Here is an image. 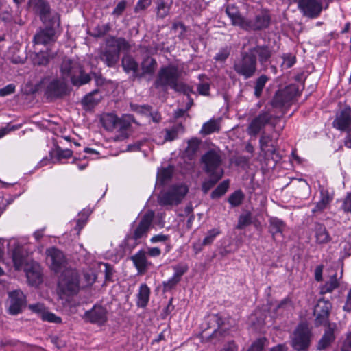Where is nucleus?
Here are the masks:
<instances>
[{
  "mask_svg": "<svg viewBox=\"0 0 351 351\" xmlns=\"http://www.w3.org/2000/svg\"><path fill=\"white\" fill-rule=\"evenodd\" d=\"M257 56L261 64L267 62L271 56V51L268 46L256 45L247 51L241 53V58L237 59L233 64L234 71L244 79L253 77L256 71Z\"/></svg>",
  "mask_w": 351,
  "mask_h": 351,
  "instance_id": "obj_1",
  "label": "nucleus"
},
{
  "mask_svg": "<svg viewBox=\"0 0 351 351\" xmlns=\"http://www.w3.org/2000/svg\"><path fill=\"white\" fill-rule=\"evenodd\" d=\"M179 71L176 66L172 65L163 66L158 71L154 85L156 88H162L163 90H167L171 88L176 92L189 95L191 92V88L179 82Z\"/></svg>",
  "mask_w": 351,
  "mask_h": 351,
  "instance_id": "obj_2",
  "label": "nucleus"
},
{
  "mask_svg": "<svg viewBox=\"0 0 351 351\" xmlns=\"http://www.w3.org/2000/svg\"><path fill=\"white\" fill-rule=\"evenodd\" d=\"M226 12L233 25L239 26L245 30H260L267 27L270 22L269 14L263 12L257 14L253 19L243 17L234 5H228Z\"/></svg>",
  "mask_w": 351,
  "mask_h": 351,
  "instance_id": "obj_3",
  "label": "nucleus"
},
{
  "mask_svg": "<svg viewBox=\"0 0 351 351\" xmlns=\"http://www.w3.org/2000/svg\"><path fill=\"white\" fill-rule=\"evenodd\" d=\"M154 213L148 210L140 218L137 225L134 227L132 232L126 236L122 243L124 252L130 253L138 245L141 240L147 237L148 232L152 226Z\"/></svg>",
  "mask_w": 351,
  "mask_h": 351,
  "instance_id": "obj_4",
  "label": "nucleus"
},
{
  "mask_svg": "<svg viewBox=\"0 0 351 351\" xmlns=\"http://www.w3.org/2000/svg\"><path fill=\"white\" fill-rule=\"evenodd\" d=\"M61 78L67 82L70 80L75 86H81L90 82L92 77L86 73L80 63L68 57L63 58L60 66Z\"/></svg>",
  "mask_w": 351,
  "mask_h": 351,
  "instance_id": "obj_5",
  "label": "nucleus"
},
{
  "mask_svg": "<svg viewBox=\"0 0 351 351\" xmlns=\"http://www.w3.org/2000/svg\"><path fill=\"white\" fill-rule=\"evenodd\" d=\"M80 289V280L77 272L73 269L64 271L59 279L58 291L64 295H73Z\"/></svg>",
  "mask_w": 351,
  "mask_h": 351,
  "instance_id": "obj_6",
  "label": "nucleus"
},
{
  "mask_svg": "<svg viewBox=\"0 0 351 351\" xmlns=\"http://www.w3.org/2000/svg\"><path fill=\"white\" fill-rule=\"evenodd\" d=\"M188 192L189 189L185 184L172 185L160 194L158 203L161 206H177L182 202Z\"/></svg>",
  "mask_w": 351,
  "mask_h": 351,
  "instance_id": "obj_7",
  "label": "nucleus"
},
{
  "mask_svg": "<svg viewBox=\"0 0 351 351\" xmlns=\"http://www.w3.org/2000/svg\"><path fill=\"white\" fill-rule=\"evenodd\" d=\"M201 161L208 175L223 176L224 171L221 167L222 156L219 150H208L202 156Z\"/></svg>",
  "mask_w": 351,
  "mask_h": 351,
  "instance_id": "obj_8",
  "label": "nucleus"
},
{
  "mask_svg": "<svg viewBox=\"0 0 351 351\" xmlns=\"http://www.w3.org/2000/svg\"><path fill=\"white\" fill-rule=\"evenodd\" d=\"M311 330L306 324H298L293 334L292 347L297 351H303L308 349L311 343Z\"/></svg>",
  "mask_w": 351,
  "mask_h": 351,
  "instance_id": "obj_9",
  "label": "nucleus"
},
{
  "mask_svg": "<svg viewBox=\"0 0 351 351\" xmlns=\"http://www.w3.org/2000/svg\"><path fill=\"white\" fill-rule=\"evenodd\" d=\"M298 94V86L290 84L276 93L271 101V105L274 108H282L289 104Z\"/></svg>",
  "mask_w": 351,
  "mask_h": 351,
  "instance_id": "obj_10",
  "label": "nucleus"
},
{
  "mask_svg": "<svg viewBox=\"0 0 351 351\" xmlns=\"http://www.w3.org/2000/svg\"><path fill=\"white\" fill-rule=\"evenodd\" d=\"M274 116L268 110H262L249 124L247 132L250 136H256L267 125L272 124Z\"/></svg>",
  "mask_w": 351,
  "mask_h": 351,
  "instance_id": "obj_11",
  "label": "nucleus"
},
{
  "mask_svg": "<svg viewBox=\"0 0 351 351\" xmlns=\"http://www.w3.org/2000/svg\"><path fill=\"white\" fill-rule=\"evenodd\" d=\"M332 308V304L324 298L319 299L314 308L315 324L316 326H328Z\"/></svg>",
  "mask_w": 351,
  "mask_h": 351,
  "instance_id": "obj_12",
  "label": "nucleus"
},
{
  "mask_svg": "<svg viewBox=\"0 0 351 351\" xmlns=\"http://www.w3.org/2000/svg\"><path fill=\"white\" fill-rule=\"evenodd\" d=\"M9 313L11 315H17L22 312L26 306V296L20 289L14 290L8 293Z\"/></svg>",
  "mask_w": 351,
  "mask_h": 351,
  "instance_id": "obj_13",
  "label": "nucleus"
},
{
  "mask_svg": "<svg viewBox=\"0 0 351 351\" xmlns=\"http://www.w3.org/2000/svg\"><path fill=\"white\" fill-rule=\"evenodd\" d=\"M298 8L304 16L313 19L320 14L322 3L320 0H300Z\"/></svg>",
  "mask_w": 351,
  "mask_h": 351,
  "instance_id": "obj_14",
  "label": "nucleus"
},
{
  "mask_svg": "<svg viewBox=\"0 0 351 351\" xmlns=\"http://www.w3.org/2000/svg\"><path fill=\"white\" fill-rule=\"evenodd\" d=\"M260 147L265 156L271 157L272 160L278 162L281 157L276 152V142L269 134H262L259 139Z\"/></svg>",
  "mask_w": 351,
  "mask_h": 351,
  "instance_id": "obj_15",
  "label": "nucleus"
},
{
  "mask_svg": "<svg viewBox=\"0 0 351 351\" xmlns=\"http://www.w3.org/2000/svg\"><path fill=\"white\" fill-rule=\"evenodd\" d=\"M84 319L92 324L102 326L108 320V311L101 306L95 305L85 313Z\"/></svg>",
  "mask_w": 351,
  "mask_h": 351,
  "instance_id": "obj_16",
  "label": "nucleus"
},
{
  "mask_svg": "<svg viewBox=\"0 0 351 351\" xmlns=\"http://www.w3.org/2000/svg\"><path fill=\"white\" fill-rule=\"evenodd\" d=\"M29 7L39 15L43 23H47L51 19L50 6L46 0H29Z\"/></svg>",
  "mask_w": 351,
  "mask_h": 351,
  "instance_id": "obj_17",
  "label": "nucleus"
},
{
  "mask_svg": "<svg viewBox=\"0 0 351 351\" xmlns=\"http://www.w3.org/2000/svg\"><path fill=\"white\" fill-rule=\"evenodd\" d=\"M66 91V82L62 78H54L47 85L45 93L48 97L58 98L65 95Z\"/></svg>",
  "mask_w": 351,
  "mask_h": 351,
  "instance_id": "obj_18",
  "label": "nucleus"
},
{
  "mask_svg": "<svg viewBox=\"0 0 351 351\" xmlns=\"http://www.w3.org/2000/svg\"><path fill=\"white\" fill-rule=\"evenodd\" d=\"M57 39V36L54 28L52 27H46L36 32L34 36V43L35 45H49L54 43Z\"/></svg>",
  "mask_w": 351,
  "mask_h": 351,
  "instance_id": "obj_19",
  "label": "nucleus"
},
{
  "mask_svg": "<svg viewBox=\"0 0 351 351\" xmlns=\"http://www.w3.org/2000/svg\"><path fill=\"white\" fill-rule=\"evenodd\" d=\"M326 326V328L317 346V348L319 350H323L328 348L335 340V331L337 329L336 323L328 324Z\"/></svg>",
  "mask_w": 351,
  "mask_h": 351,
  "instance_id": "obj_20",
  "label": "nucleus"
},
{
  "mask_svg": "<svg viewBox=\"0 0 351 351\" xmlns=\"http://www.w3.org/2000/svg\"><path fill=\"white\" fill-rule=\"evenodd\" d=\"M313 232L315 239V243L318 245L328 243L331 240L328 231L326 226L319 222H315L313 225Z\"/></svg>",
  "mask_w": 351,
  "mask_h": 351,
  "instance_id": "obj_21",
  "label": "nucleus"
},
{
  "mask_svg": "<svg viewBox=\"0 0 351 351\" xmlns=\"http://www.w3.org/2000/svg\"><path fill=\"white\" fill-rule=\"evenodd\" d=\"M47 254L50 259L52 269L58 272L64 263L63 253L55 247H51L47 250Z\"/></svg>",
  "mask_w": 351,
  "mask_h": 351,
  "instance_id": "obj_22",
  "label": "nucleus"
},
{
  "mask_svg": "<svg viewBox=\"0 0 351 351\" xmlns=\"http://www.w3.org/2000/svg\"><path fill=\"white\" fill-rule=\"evenodd\" d=\"M351 125L350 110L345 109L341 110L333 121V126L342 131L349 130Z\"/></svg>",
  "mask_w": 351,
  "mask_h": 351,
  "instance_id": "obj_23",
  "label": "nucleus"
},
{
  "mask_svg": "<svg viewBox=\"0 0 351 351\" xmlns=\"http://www.w3.org/2000/svg\"><path fill=\"white\" fill-rule=\"evenodd\" d=\"M119 58V50L111 47L106 48L100 54L101 60L109 67L114 66L118 62Z\"/></svg>",
  "mask_w": 351,
  "mask_h": 351,
  "instance_id": "obj_24",
  "label": "nucleus"
},
{
  "mask_svg": "<svg viewBox=\"0 0 351 351\" xmlns=\"http://www.w3.org/2000/svg\"><path fill=\"white\" fill-rule=\"evenodd\" d=\"M54 56V53L46 51L34 53L32 55L31 58L34 65L46 66Z\"/></svg>",
  "mask_w": 351,
  "mask_h": 351,
  "instance_id": "obj_25",
  "label": "nucleus"
},
{
  "mask_svg": "<svg viewBox=\"0 0 351 351\" xmlns=\"http://www.w3.org/2000/svg\"><path fill=\"white\" fill-rule=\"evenodd\" d=\"M25 271L28 282L30 285L36 286L42 282L41 273L38 265H34L29 268H25Z\"/></svg>",
  "mask_w": 351,
  "mask_h": 351,
  "instance_id": "obj_26",
  "label": "nucleus"
},
{
  "mask_svg": "<svg viewBox=\"0 0 351 351\" xmlns=\"http://www.w3.org/2000/svg\"><path fill=\"white\" fill-rule=\"evenodd\" d=\"M122 66L126 73L132 72L134 77H139L138 73V64L131 56L125 55L123 57Z\"/></svg>",
  "mask_w": 351,
  "mask_h": 351,
  "instance_id": "obj_27",
  "label": "nucleus"
},
{
  "mask_svg": "<svg viewBox=\"0 0 351 351\" xmlns=\"http://www.w3.org/2000/svg\"><path fill=\"white\" fill-rule=\"evenodd\" d=\"M131 259L139 273H143L146 270L147 261L145 251H138L135 255L131 257Z\"/></svg>",
  "mask_w": 351,
  "mask_h": 351,
  "instance_id": "obj_28",
  "label": "nucleus"
},
{
  "mask_svg": "<svg viewBox=\"0 0 351 351\" xmlns=\"http://www.w3.org/2000/svg\"><path fill=\"white\" fill-rule=\"evenodd\" d=\"M269 231L274 238L278 234H282L285 228L284 221L278 217H271L269 219Z\"/></svg>",
  "mask_w": 351,
  "mask_h": 351,
  "instance_id": "obj_29",
  "label": "nucleus"
},
{
  "mask_svg": "<svg viewBox=\"0 0 351 351\" xmlns=\"http://www.w3.org/2000/svg\"><path fill=\"white\" fill-rule=\"evenodd\" d=\"M150 295V289L146 284H142L138 290L137 306L144 308L147 305Z\"/></svg>",
  "mask_w": 351,
  "mask_h": 351,
  "instance_id": "obj_30",
  "label": "nucleus"
},
{
  "mask_svg": "<svg viewBox=\"0 0 351 351\" xmlns=\"http://www.w3.org/2000/svg\"><path fill=\"white\" fill-rule=\"evenodd\" d=\"M12 261L16 270H21L26 263V256L20 247L15 248L12 252Z\"/></svg>",
  "mask_w": 351,
  "mask_h": 351,
  "instance_id": "obj_31",
  "label": "nucleus"
},
{
  "mask_svg": "<svg viewBox=\"0 0 351 351\" xmlns=\"http://www.w3.org/2000/svg\"><path fill=\"white\" fill-rule=\"evenodd\" d=\"M101 96L99 95L98 89H95L84 97L82 104L87 108H93L101 100Z\"/></svg>",
  "mask_w": 351,
  "mask_h": 351,
  "instance_id": "obj_32",
  "label": "nucleus"
},
{
  "mask_svg": "<svg viewBox=\"0 0 351 351\" xmlns=\"http://www.w3.org/2000/svg\"><path fill=\"white\" fill-rule=\"evenodd\" d=\"M157 66L156 61L150 57H147L143 59L141 63V67L143 72L139 74V77H142L144 75H152Z\"/></svg>",
  "mask_w": 351,
  "mask_h": 351,
  "instance_id": "obj_33",
  "label": "nucleus"
},
{
  "mask_svg": "<svg viewBox=\"0 0 351 351\" xmlns=\"http://www.w3.org/2000/svg\"><path fill=\"white\" fill-rule=\"evenodd\" d=\"M220 130L219 119H210L203 124L200 133L203 135H208Z\"/></svg>",
  "mask_w": 351,
  "mask_h": 351,
  "instance_id": "obj_34",
  "label": "nucleus"
},
{
  "mask_svg": "<svg viewBox=\"0 0 351 351\" xmlns=\"http://www.w3.org/2000/svg\"><path fill=\"white\" fill-rule=\"evenodd\" d=\"M134 121V117L131 114H123L121 117H118L117 130L123 133L128 130L132 123Z\"/></svg>",
  "mask_w": 351,
  "mask_h": 351,
  "instance_id": "obj_35",
  "label": "nucleus"
},
{
  "mask_svg": "<svg viewBox=\"0 0 351 351\" xmlns=\"http://www.w3.org/2000/svg\"><path fill=\"white\" fill-rule=\"evenodd\" d=\"M184 132V127L182 124H177L173 125L170 129L165 130V135L164 136L165 141H172L178 138V134Z\"/></svg>",
  "mask_w": 351,
  "mask_h": 351,
  "instance_id": "obj_36",
  "label": "nucleus"
},
{
  "mask_svg": "<svg viewBox=\"0 0 351 351\" xmlns=\"http://www.w3.org/2000/svg\"><path fill=\"white\" fill-rule=\"evenodd\" d=\"M117 121L118 117L114 114H108L102 119L104 127L109 131L117 129Z\"/></svg>",
  "mask_w": 351,
  "mask_h": 351,
  "instance_id": "obj_37",
  "label": "nucleus"
},
{
  "mask_svg": "<svg viewBox=\"0 0 351 351\" xmlns=\"http://www.w3.org/2000/svg\"><path fill=\"white\" fill-rule=\"evenodd\" d=\"M339 285L337 274L330 276L328 281L322 287L321 293L325 294L331 293L334 289H337Z\"/></svg>",
  "mask_w": 351,
  "mask_h": 351,
  "instance_id": "obj_38",
  "label": "nucleus"
},
{
  "mask_svg": "<svg viewBox=\"0 0 351 351\" xmlns=\"http://www.w3.org/2000/svg\"><path fill=\"white\" fill-rule=\"evenodd\" d=\"M200 141L197 138H192L188 141L187 147L185 149L186 154L192 158L196 154L199 148Z\"/></svg>",
  "mask_w": 351,
  "mask_h": 351,
  "instance_id": "obj_39",
  "label": "nucleus"
},
{
  "mask_svg": "<svg viewBox=\"0 0 351 351\" xmlns=\"http://www.w3.org/2000/svg\"><path fill=\"white\" fill-rule=\"evenodd\" d=\"M268 80L269 77L265 75H262L256 79L254 86V95L257 98L261 96L263 90Z\"/></svg>",
  "mask_w": 351,
  "mask_h": 351,
  "instance_id": "obj_40",
  "label": "nucleus"
},
{
  "mask_svg": "<svg viewBox=\"0 0 351 351\" xmlns=\"http://www.w3.org/2000/svg\"><path fill=\"white\" fill-rule=\"evenodd\" d=\"M173 173V169L171 167L163 168L158 172L157 182L161 184L167 182L171 178Z\"/></svg>",
  "mask_w": 351,
  "mask_h": 351,
  "instance_id": "obj_41",
  "label": "nucleus"
},
{
  "mask_svg": "<svg viewBox=\"0 0 351 351\" xmlns=\"http://www.w3.org/2000/svg\"><path fill=\"white\" fill-rule=\"evenodd\" d=\"M210 178L205 180L202 184V191L204 193H207L208 191L212 189L217 182L223 177V176L217 175H208Z\"/></svg>",
  "mask_w": 351,
  "mask_h": 351,
  "instance_id": "obj_42",
  "label": "nucleus"
},
{
  "mask_svg": "<svg viewBox=\"0 0 351 351\" xmlns=\"http://www.w3.org/2000/svg\"><path fill=\"white\" fill-rule=\"evenodd\" d=\"M229 186V182L228 180L223 181L219 184L217 187L212 192L211 198L217 199L223 195L227 191Z\"/></svg>",
  "mask_w": 351,
  "mask_h": 351,
  "instance_id": "obj_43",
  "label": "nucleus"
},
{
  "mask_svg": "<svg viewBox=\"0 0 351 351\" xmlns=\"http://www.w3.org/2000/svg\"><path fill=\"white\" fill-rule=\"evenodd\" d=\"M244 195L241 190L236 191L228 198V202L232 206H239L243 202Z\"/></svg>",
  "mask_w": 351,
  "mask_h": 351,
  "instance_id": "obj_44",
  "label": "nucleus"
},
{
  "mask_svg": "<svg viewBox=\"0 0 351 351\" xmlns=\"http://www.w3.org/2000/svg\"><path fill=\"white\" fill-rule=\"evenodd\" d=\"M252 223V215L250 213L242 214L239 216L237 229L242 230Z\"/></svg>",
  "mask_w": 351,
  "mask_h": 351,
  "instance_id": "obj_45",
  "label": "nucleus"
},
{
  "mask_svg": "<svg viewBox=\"0 0 351 351\" xmlns=\"http://www.w3.org/2000/svg\"><path fill=\"white\" fill-rule=\"evenodd\" d=\"M230 54V48L225 47L221 48L214 57V60L218 62H224Z\"/></svg>",
  "mask_w": 351,
  "mask_h": 351,
  "instance_id": "obj_46",
  "label": "nucleus"
},
{
  "mask_svg": "<svg viewBox=\"0 0 351 351\" xmlns=\"http://www.w3.org/2000/svg\"><path fill=\"white\" fill-rule=\"evenodd\" d=\"M53 152L58 160L69 158L73 155V152L70 149H63L59 145L56 147Z\"/></svg>",
  "mask_w": 351,
  "mask_h": 351,
  "instance_id": "obj_47",
  "label": "nucleus"
},
{
  "mask_svg": "<svg viewBox=\"0 0 351 351\" xmlns=\"http://www.w3.org/2000/svg\"><path fill=\"white\" fill-rule=\"evenodd\" d=\"M220 230L217 228H214L209 230L207 233V235L202 241V245H208L211 244L215 239L216 237L220 234Z\"/></svg>",
  "mask_w": 351,
  "mask_h": 351,
  "instance_id": "obj_48",
  "label": "nucleus"
},
{
  "mask_svg": "<svg viewBox=\"0 0 351 351\" xmlns=\"http://www.w3.org/2000/svg\"><path fill=\"white\" fill-rule=\"evenodd\" d=\"M283 62L281 64V66L283 69H289L293 66L295 63L296 58L295 56H293L289 53L284 54L282 56Z\"/></svg>",
  "mask_w": 351,
  "mask_h": 351,
  "instance_id": "obj_49",
  "label": "nucleus"
},
{
  "mask_svg": "<svg viewBox=\"0 0 351 351\" xmlns=\"http://www.w3.org/2000/svg\"><path fill=\"white\" fill-rule=\"evenodd\" d=\"M174 270L173 276L181 280V277L188 271V266L186 264H178L172 267Z\"/></svg>",
  "mask_w": 351,
  "mask_h": 351,
  "instance_id": "obj_50",
  "label": "nucleus"
},
{
  "mask_svg": "<svg viewBox=\"0 0 351 351\" xmlns=\"http://www.w3.org/2000/svg\"><path fill=\"white\" fill-rule=\"evenodd\" d=\"M180 280L176 278L175 276H172L169 279H168L166 281L162 282L163 285V291H169L173 289L176 285L180 282Z\"/></svg>",
  "mask_w": 351,
  "mask_h": 351,
  "instance_id": "obj_51",
  "label": "nucleus"
},
{
  "mask_svg": "<svg viewBox=\"0 0 351 351\" xmlns=\"http://www.w3.org/2000/svg\"><path fill=\"white\" fill-rule=\"evenodd\" d=\"M266 339L265 338H260L256 340L247 351H263L265 342Z\"/></svg>",
  "mask_w": 351,
  "mask_h": 351,
  "instance_id": "obj_52",
  "label": "nucleus"
},
{
  "mask_svg": "<svg viewBox=\"0 0 351 351\" xmlns=\"http://www.w3.org/2000/svg\"><path fill=\"white\" fill-rule=\"evenodd\" d=\"M42 319L51 323H60L62 322L60 317L48 311H45V313L43 314Z\"/></svg>",
  "mask_w": 351,
  "mask_h": 351,
  "instance_id": "obj_53",
  "label": "nucleus"
},
{
  "mask_svg": "<svg viewBox=\"0 0 351 351\" xmlns=\"http://www.w3.org/2000/svg\"><path fill=\"white\" fill-rule=\"evenodd\" d=\"M169 12V8L165 5L163 1L160 2L157 6V15L160 18H165Z\"/></svg>",
  "mask_w": 351,
  "mask_h": 351,
  "instance_id": "obj_54",
  "label": "nucleus"
},
{
  "mask_svg": "<svg viewBox=\"0 0 351 351\" xmlns=\"http://www.w3.org/2000/svg\"><path fill=\"white\" fill-rule=\"evenodd\" d=\"M29 308L36 313L40 314L41 317H43V314L45 313V306L42 303H36L34 304H29Z\"/></svg>",
  "mask_w": 351,
  "mask_h": 351,
  "instance_id": "obj_55",
  "label": "nucleus"
},
{
  "mask_svg": "<svg viewBox=\"0 0 351 351\" xmlns=\"http://www.w3.org/2000/svg\"><path fill=\"white\" fill-rule=\"evenodd\" d=\"M114 49L119 50V53L121 50H128L129 49V45L124 38H118L116 40V46L113 47Z\"/></svg>",
  "mask_w": 351,
  "mask_h": 351,
  "instance_id": "obj_56",
  "label": "nucleus"
},
{
  "mask_svg": "<svg viewBox=\"0 0 351 351\" xmlns=\"http://www.w3.org/2000/svg\"><path fill=\"white\" fill-rule=\"evenodd\" d=\"M15 91V86L10 84L0 89V97H5L7 95L14 93Z\"/></svg>",
  "mask_w": 351,
  "mask_h": 351,
  "instance_id": "obj_57",
  "label": "nucleus"
},
{
  "mask_svg": "<svg viewBox=\"0 0 351 351\" xmlns=\"http://www.w3.org/2000/svg\"><path fill=\"white\" fill-rule=\"evenodd\" d=\"M152 3V0H138L134 10L135 12H138L140 10H143L148 8Z\"/></svg>",
  "mask_w": 351,
  "mask_h": 351,
  "instance_id": "obj_58",
  "label": "nucleus"
},
{
  "mask_svg": "<svg viewBox=\"0 0 351 351\" xmlns=\"http://www.w3.org/2000/svg\"><path fill=\"white\" fill-rule=\"evenodd\" d=\"M328 203L329 198L328 197H324L319 202L317 203L315 208L313 210V212L324 210L326 208Z\"/></svg>",
  "mask_w": 351,
  "mask_h": 351,
  "instance_id": "obj_59",
  "label": "nucleus"
},
{
  "mask_svg": "<svg viewBox=\"0 0 351 351\" xmlns=\"http://www.w3.org/2000/svg\"><path fill=\"white\" fill-rule=\"evenodd\" d=\"M125 7H126V2L125 1H120L117 5L115 8L114 9V10L112 12V14H114L117 16H120L123 13V12L125 10Z\"/></svg>",
  "mask_w": 351,
  "mask_h": 351,
  "instance_id": "obj_60",
  "label": "nucleus"
},
{
  "mask_svg": "<svg viewBox=\"0 0 351 351\" xmlns=\"http://www.w3.org/2000/svg\"><path fill=\"white\" fill-rule=\"evenodd\" d=\"M83 276L86 285H92L96 280V276L93 272H84Z\"/></svg>",
  "mask_w": 351,
  "mask_h": 351,
  "instance_id": "obj_61",
  "label": "nucleus"
},
{
  "mask_svg": "<svg viewBox=\"0 0 351 351\" xmlns=\"http://www.w3.org/2000/svg\"><path fill=\"white\" fill-rule=\"evenodd\" d=\"M341 351H351V332L348 334L346 339L344 340Z\"/></svg>",
  "mask_w": 351,
  "mask_h": 351,
  "instance_id": "obj_62",
  "label": "nucleus"
},
{
  "mask_svg": "<svg viewBox=\"0 0 351 351\" xmlns=\"http://www.w3.org/2000/svg\"><path fill=\"white\" fill-rule=\"evenodd\" d=\"M342 207L345 212L351 213V193L345 199Z\"/></svg>",
  "mask_w": 351,
  "mask_h": 351,
  "instance_id": "obj_63",
  "label": "nucleus"
},
{
  "mask_svg": "<svg viewBox=\"0 0 351 351\" xmlns=\"http://www.w3.org/2000/svg\"><path fill=\"white\" fill-rule=\"evenodd\" d=\"M343 310L347 312L351 311V289L349 290L347 296L345 304L343 307Z\"/></svg>",
  "mask_w": 351,
  "mask_h": 351,
  "instance_id": "obj_64",
  "label": "nucleus"
}]
</instances>
